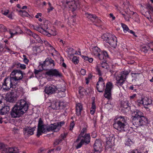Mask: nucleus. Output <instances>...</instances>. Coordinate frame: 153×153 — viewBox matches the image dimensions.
Returning <instances> with one entry per match:
<instances>
[{"label":"nucleus","mask_w":153,"mask_h":153,"mask_svg":"<svg viewBox=\"0 0 153 153\" xmlns=\"http://www.w3.org/2000/svg\"><path fill=\"white\" fill-rule=\"evenodd\" d=\"M28 105L24 100H19L15 105L11 111L10 115L12 117H19L25 113L27 111Z\"/></svg>","instance_id":"obj_1"},{"label":"nucleus","mask_w":153,"mask_h":153,"mask_svg":"<svg viewBox=\"0 0 153 153\" xmlns=\"http://www.w3.org/2000/svg\"><path fill=\"white\" fill-rule=\"evenodd\" d=\"M132 123L136 127L144 125L147 122V118L143 116V113L139 110H136L132 113Z\"/></svg>","instance_id":"obj_2"},{"label":"nucleus","mask_w":153,"mask_h":153,"mask_svg":"<svg viewBox=\"0 0 153 153\" xmlns=\"http://www.w3.org/2000/svg\"><path fill=\"white\" fill-rule=\"evenodd\" d=\"M127 119L125 117L120 116L113 124L114 128L120 131H127L128 128Z\"/></svg>","instance_id":"obj_3"},{"label":"nucleus","mask_w":153,"mask_h":153,"mask_svg":"<svg viewBox=\"0 0 153 153\" xmlns=\"http://www.w3.org/2000/svg\"><path fill=\"white\" fill-rule=\"evenodd\" d=\"M58 124H51L48 127L43 124V122L40 118L38 126L37 136L39 137L42 133H45L47 131L54 130L57 127Z\"/></svg>","instance_id":"obj_4"},{"label":"nucleus","mask_w":153,"mask_h":153,"mask_svg":"<svg viewBox=\"0 0 153 153\" xmlns=\"http://www.w3.org/2000/svg\"><path fill=\"white\" fill-rule=\"evenodd\" d=\"M102 38L111 47L115 48L117 45V38L114 35L109 33H106L102 36Z\"/></svg>","instance_id":"obj_5"},{"label":"nucleus","mask_w":153,"mask_h":153,"mask_svg":"<svg viewBox=\"0 0 153 153\" xmlns=\"http://www.w3.org/2000/svg\"><path fill=\"white\" fill-rule=\"evenodd\" d=\"M17 84V82H16L10 76V77H8L4 79L2 84V88L4 90L8 91L11 88H15Z\"/></svg>","instance_id":"obj_6"},{"label":"nucleus","mask_w":153,"mask_h":153,"mask_svg":"<svg viewBox=\"0 0 153 153\" xmlns=\"http://www.w3.org/2000/svg\"><path fill=\"white\" fill-rule=\"evenodd\" d=\"M129 74L128 71H123L121 73L120 76H116L117 80L116 83L118 85L122 86L124 82L126 81L127 76Z\"/></svg>","instance_id":"obj_7"},{"label":"nucleus","mask_w":153,"mask_h":153,"mask_svg":"<svg viewBox=\"0 0 153 153\" xmlns=\"http://www.w3.org/2000/svg\"><path fill=\"white\" fill-rule=\"evenodd\" d=\"M25 74L21 71L16 70L13 71L10 74L11 77L16 82L17 81L21 80L23 78V75Z\"/></svg>","instance_id":"obj_8"},{"label":"nucleus","mask_w":153,"mask_h":153,"mask_svg":"<svg viewBox=\"0 0 153 153\" xmlns=\"http://www.w3.org/2000/svg\"><path fill=\"white\" fill-rule=\"evenodd\" d=\"M68 5L72 11L75 10L77 8L79 4L78 0H71L66 2L65 4L63 6L65 7Z\"/></svg>","instance_id":"obj_9"},{"label":"nucleus","mask_w":153,"mask_h":153,"mask_svg":"<svg viewBox=\"0 0 153 153\" xmlns=\"http://www.w3.org/2000/svg\"><path fill=\"white\" fill-rule=\"evenodd\" d=\"M113 88L112 83L111 82H108L107 83L106 86V88L105 90L104 96L105 97L110 99L111 97V90Z\"/></svg>","instance_id":"obj_10"},{"label":"nucleus","mask_w":153,"mask_h":153,"mask_svg":"<svg viewBox=\"0 0 153 153\" xmlns=\"http://www.w3.org/2000/svg\"><path fill=\"white\" fill-rule=\"evenodd\" d=\"M85 15L86 17L92 23L100 24L101 22V20L95 15L88 13H85Z\"/></svg>","instance_id":"obj_11"},{"label":"nucleus","mask_w":153,"mask_h":153,"mask_svg":"<svg viewBox=\"0 0 153 153\" xmlns=\"http://www.w3.org/2000/svg\"><path fill=\"white\" fill-rule=\"evenodd\" d=\"M102 148L101 141L99 140H96L94 145L95 151L92 152L91 153H100V152L102 151Z\"/></svg>","instance_id":"obj_12"},{"label":"nucleus","mask_w":153,"mask_h":153,"mask_svg":"<svg viewBox=\"0 0 153 153\" xmlns=\"http://www.w3.org/2000/svg\"><path fill=\"white\" fill-rule=\"evenodd\" d=\"M105 84L103 79L102 77H100L97 84V88L99 92H102L105 89Z\"/></svg>","instance_id":"obj_13"},{"label":"nucleus","mask_w":153,"mask_h":153,"mask_svg":"<svg viewBox=\"0 0 153 153\" xmlns=\"http://www.w3.org/2000/svg\"><path fill=\"white\" fill-rule=\"evenodd\" d=\"M45 74L50 76H55L56 77H60L61 73L56 69H51L47 71Z\"/></svg>","instance_id":"obj_14"},{"label":"nucleus","mask_w":153,"mask_h":153,"mask_svg":"<svg viewBox=\"0 0 153 153\" xmlns=\"http://www.w3.org/2000/svg\"><path fill=\"white\" fill-rule=\"evenodd\" d=\"M137 102L140 104H142L145 108L148 110L149 108L147 106L151 104V102L148 97H145L142 98L141 100H138Z\"/></svg>","instance_id":"obj_15"},{"label":"nucleus","mask_w":153,"mask_h":153,"mask_svg":"<svg viewBox=\"0 0 153 153\" xmlns=\"http://www.w3.org/2000/svg\"><path fill=\"white\" fill-rule=\"evenodd\" d=\"M40 27L41 33L45 35H47L48 33H51L50 32L51 30H48V27L47 22H45L43 24L42 23L40 25Z\"/></svg>","instance_id":"obj_16"},{"label":"nucleus","mask_w":153,"mask_h":153,"mask_svg":"<svg viewBox=\"0 0 153 153\" xmlns=\"http://www.w3.org/2000/svg\"><path fill=\"white\" fill-rule=\"evenodd\" d=\"M56 88V91H58L57 92H58L59 93H62V97L65 96V91H66V89L65 83H62L59 85Z\"/></svg>","instance_id":"obj_17"},{"label":"nucleus","mask_w":153,"mask_h":153,"mask_svg":"<svg viewBox=\"0 0 153 153\" xmlns=\"http://www.w3.org/2000/svg\"><path fill=\"white\" fill-rule=\"evenodd\" d=\"M56 87L53 85L52 86H49L45 88V91L48 94H51L54 93L56 91Z\"/></svg>","instance_id":"obj_18"},{"label":"nucleus","mask_w":153,"mask_h":153,"mask_svg":"<svg viewBox=\"0 0 153 153\" xmlns=\"http://www.w3.org/2000/svg\"><path fill=\"white\" fill-rule=\"evenodd\" d=\"M24 133L25 135L30 136L33 134L35 128L34 127L31 128L30 127H28L24 128Z\"/></svg>","instance_id":"obj_19"},{"label":"nucleus","mask_w":153,"mask_h":153,"mask_svg":"<svg viewBox=\"0 0 153 153\" xmlns=\"http://www.w3.org/2000/svg\"><path fill=\"white\" fill-rule=\"evenodd\" d=\"M1 153H19L17 148H4Z\"/></svg>","instance_id":"obj_20"},{"label":"nucleus","mask_w":153,"mask_h":153,"mask_svg":"<svg viewBox=\"0 0 153 153\" xmlns=\"http://www.w3.org/2000/svg\"><path fill=\"white\" fill-rule=\"evenodd\" d=\"M49 65L53 64V66L54 67L55 66L54 63V61L52 60L51 58H46L44 62L42 64H41L42 67L45 66L46 65Z\"/></svg>","instance_id":"obj_21"},{"label":"nucleus","mask_w":153,"mask_h":153,"mask_svg":"<svg viewBox=\"0 0 153 153\" xmlns=\"http://www.w3.org/2000/svg\"><path fill=\"white\" fill-rule=\"evenodd\" d=\"M98 57L100 60H103L104 61H105L108 57V55L106 52L102 51L100 52Z\"/></svg>","instance_id":"obj_22"},{"label":"nucleus","mask_w":153,"mask_h":153,"mask_svg":"<svg viewBox=\"0 0 153 153\" xmlns=\"http://www.w3.org/2000/svg\"><path fill=\"white\" fill-rule=\"evenodd\" d=\"M2 108L0 109V114L1 115L6 114L10 110V108L8 106H2Z\"/></svg>","instance_id":"obj_23"},{"label":"nucleus","mask_w":153,"mask_h":153,"mask_svg":"<svg viewBox=\"0 0 153 153\" xmlns=\"http://www.w3.org/2000/svg\"><path fill=\"white\" fill-rule=\"evenodd\" d=\"M92 53L95 56H98L100 53V50L97 47H95L92 49Z\"/></svg>","instance_id":"obj_24"},{"label":"nucleus","mask_w":153,"mask_h":153,"mask_svg":"<svg viewBox=\"0 0 153 153\" xmlns=\"http://www.w3.org/2000/svg\"><path fill=\"white\" fill-rule=\"evenodd\" d=\"M82 109V105L80 103L77 104L76 106V112L78 116L80 115L81 111Z\"/></svg>","instance_id":"obj_25"},{"label":"nucleus","mask_w":153,"mask_h":153,"mask_svg":"<svg viewBox=\"0 0 153 153\" xmlns=\"http://www.w3.org/2000/svg\"><path fill=\"white\" fill-rule=\"evenodd\" d=\"M87 131V129L85 128H83L81 131V133L79 135L77 139L76 140L75 143H76L78 141H79L81 138L84 137V134L86 133Z\"/></svg>","instance_id":"obj_26"},{"label":"nucleus","mask_w":153,"mask_h":153,"mask_svg":"<svg viewBox=\"0 0 153 153\" xmlns=\"http://www.w3.org/2000/svg\"><path fill=\"white\" fill-rule=\"evenodd\" d=\"M18 32H16L15 33H13L10 30L7 31L5 32L4 33V36L7 38L9 39L15 35L17 34Z\"/></svg>","instance_id":"obj_27"},{"label":"nucleus","mask_w":153,"mask_h":153,"mask_svg":"<svg viewBox=\"0 0 153 153\" xmlns=\"http://www.w3.org/2000/svg\"><path fill=\"white\" fill-rule=\"evenodd\" d=\"M132 76L133 77L135 80L139 79L142 76V74L140 73H131Z\"/></svg>","instance_id":"obj_28"},{"label":"nucleus","mask_w":153,"mask_h":153,"mask_svg":"<svg viewBox=\"0 0 153 153\" xmlns=\"http://www.w3.org/2000/svg\"><path fill=\"white\" fill-rule=\"evenodd\" d=\"M60 103L58 102H53L51 105V107L54 109H58L59 108Z\"/></svg>","instance_id":"obj_29"},{"label":"nucleus","mask_w":153,"mask_h":153,"mask_svg":"<svg viewBox=\"0 0 153 153\" xmlns=\"http://www.w3.org/2000/svg\"><path fill=\"white\" fill-rule=\"evenodd\" d=\"M84 138V142L88 144L90 142V136L89 134H87L85 135L84 136V137H82V139Z\"/></svg>","instance_id":"obj_30"},{"label":"nucleus","mask_w":153,"mask_h":153,"mask_svg":"<svg viewBox=\"0 0 153 153\" xmlns=\"http://www.w3.org/2000/svg\"><path fill=\"white\" fill-rule=\"evenodd\" d=\"M80 140H81L80 142L79 143H77L79 141L76 143H75L76 141L75 142V143L76 144V149H78L81 147L84 143V139L81 138V139H80Z\"/></svg>","instance_id":"obj_31"},{"label":"nucleus","mask_w":153,"mask_h":153,"mask_svg":"<svg viewBox=\"0 0 153 153\" xmlns=\"http://www.w3.org/2000/svg\"><path fill=\"white\" fill-rule=\"evenodd\" d=\"M54 124H58L56 128H55V129L54 130L55 131H55L57 132V131H58L59 130L60 128L61 127V126H62V125H63V124H64V122H61L58 123H54Z\"/></svg>","instance_id":"obj_32"},{"label":"nucleus","mask_w":153,"mask_h":153,"mask_svg":"<svg viewBox=\"0 0 153 153\" xmlns=\"http://www.w3.org/2000/svg\"><path fill=\"white\" fill-rule=\"evenodd\" d=\"M121 25L123 29V30L124 32H126L127 31L129 32L130 30H131L129 29L128 27L126 25L122 23L121 24Z\"/></svg>","instance_id":"obj_33"},{"label":"nucleus","mask_w":153,"mask_h":153,"mask_svg":"<svg viewBox=\"0 0 153 153\" xmlns=\"http://www.w3.org/2000/svg\"><path fill=\"white\" fill-rule=\"evenodd\" d=\"M12 93L10 92H9L7 94L6 96L8 98V99L10 102H12L13 101V96H12L11 94Z\"/></svg>","instance_id":"obj_34"},{"label":"nucleus","mask_w":153,"mask_h":153,"mask_svg":"<svg viewBox=\"0 0 153 153\" xmlns=\"http://www.w3.org/2000/svg\"><path fill=\"white\" fill-rule=\"evenodd\" d=\"M27 33L30 36H32L35 39L36 38L37 36H38L37 34L32 32L30 30H28Z\"/></svg>","instance_id":"obj_35"},{"label":"nucleus","mask_w":153,"mask_h":153,"mask_svg":"<svg viewBox=\"0 0 153 153\" xmlns=\"http://www.w3.org/2000/svg\"><path fill=\"white\" fill-rule=\"evenodd\" d=\"M82 57L83 59L85 60V61H88L90 63L92 62L93 60V59L92 58H89L88 56H82Z\"/></svg>","instance_id":"obj_36"},{"label":"nucleus","mask_w":153,"mask_h":153,"mask_svg":"<svg viewBox=\"0 0 153 153\" xmlns=\"http://www.w3.org/2000/svg\"><path fill=\"white\" fill-rule=\"evenodd\" d=\"M79 93L80 94L82 95H84L86 94V91L84 88L81 87H79Z\"/></svg>","instance_id":"obj_37"},{"label":"nucleus","mask_w":153,"mask_h":153,"mask_svg":"<svg viewBox=\"0 0 153 153\" xmlns=\"http://www.w3.org/2000/svg\"><path fill=\"white\" fill-rule=\"evenodd\" d=\"M112 146V144L111 142V140H109L106 142V147L107 148H111Z\"/></svg>","instance_id":"obj_38"},{"label":"nucleus","mask_w":153,"mask_h":153,"mask_svg":"<svg viewBox=\"0 0 153 153\" xmlns=\"http://www.w3.org/2000/svg\"><path fill=\"white\" fill-rule=\"evenodd\" d=\"M18 67L22 69H25L26 68V65L23 64L19 63L17 64Z\"/></svg>","instance_id":"obj_39"},{"label":"nucleus","mask_w":153,"mask_h":153,"mask_svg":"<svg viewBox=\"0 0 153 153\" xmlns=\"http://www.w3.org/2000/svg\"><path fill=\"white\" fill-rule=\"evenodd\" d=\"M62 140V139L60 138L56 140L54 143V145H57L60 143Z\"/></svg>","instance_id":"obj_40"},{"label":"nucleus","mask_w":153,"mask_h":153,"mask_svg":"<svg viewBox=\"0 0 153 153\" xmlns=\"http://www.w3.org/2000/svg\"><path fill=\"white\" fill-rule=\"evenodd\" d=\"M48 30H51L50 31V33H48L47 35H46L48 36H50L51 35H53V36H55L56 35V33L54 31H53V32H51V31H52V30L51 29H48Z\"/></svg>","instance_id":"obj_41"},{"label":"nucleus","mask_w":153,"mask_h":153,"mask_svg":"<svg viewBox=\"0 0 153 153\" xmlns=\"http://www.w3.org/2000/svg\"><path fill=\"white\" fill-rule=\"evenodd\" d=\"M123 105L124 108H127L128 106V103L127 101L124 102L123 103Z\"/></svg>","instance_id":"obj_42"},{"label":"nucleus","mask_w":153,"mask_h":153,"mask_svg":"<svg viewBox=\"0 0 153 153\" xmlns=\"http://www.w3.org/2000/svg\"><path fill=\"white\" fill-rule=\"evenodd\" d=\"M72 61L75 64H77L79 62V60L76 56L73 57L72 58Z\"/></svg>","instance_id":"obj_43"},{"label":"nucleus","mask_w":153,"mask_h":153,"mask_svg":"<svg viewBox=\"0 0 153 153\" xmlns=\"http://www.w3.org/2000/svg\"><path fill=\"white\" fill-rule=\"evenodd\" d=\"M23 56L24 57L23 61L26 64H28L29 60L26 57V56L25 55H23Z\"/></svg>","instance_id":"obj_44"},{"label":"nucleus","mask_w":153,"mask_h":153,"mask_svg":"<svg viewBox=\"0 0 153 153\" xmlns=\"http://www.w3.org/2000/svg\"><path fill=\"white\" fill-rule=\"evenodd\" d=\"M133 142L130 139H128V140L126 142L125 144L128 146H130L131 144H132Z\"/></svg>","instance_id":"obj_45"},{"label":"nucleus","mask_w":153,"mask_h":153,"mask_svg":"<svg viewBox=\"0 0 153 153\" xmlns=\"http://www.w3.org/2000/svg\"><path fill=\"white\" fill-rule=\"evenodd\" d=\"M36 41L39 43H42L43 42V41L40 38V37L39 36H38L36 38Z\"/></svg>","instance_id":"obj_46"},{"label":"nucleus","mask_w":153,"mask_h":153,"mask_svg":"<svg viewBox=\"0 0 153 153\" xmlns=\"http://www.w3.org/2000/svg\"><path fill=\"white\" fill-rule=\"evenodd\" d=\"M0 29L3 30L4 31H6L7 30L6 27L2 25H0Z\"/></svg>","instance_id":"obj_47"},{"label":"nucleus","mask_w":153,"mask_h":153,"mask_svg":"<svg viewBox=\"0 0 153 153\" xmlns=\"http://www.w3.org/2000/svg\"><path fill=\"white\" fill-rule=\"evenodd\" d=\"M96 70L98 74L99 75V76H101L102 75V74L101 73V72L99 68L97 66L96 68Z\"/></svg>","instance_id":"obj_48"},{"label":"nucleus","mask_w":153,"mask_h":153,"mask_svg":"<svg viewBox=\"0 0 153 153\" xmlns=\"http://www.w3.org/2000/svg\"><path fill=\"white\" fill-rule=\"evenodd\" d=\"M34 29L41 33L40 26H35L34 27Z\"/></svg>","instance_id":"obj_49"},{"label":"nucleus","mask_w":153,"mask_h":153,"mask_svg":"<svg viewBox=\"0 0 153 153\" xmlns=\"http://www.w3.org/2000/svg\"><path fill=\"white\" fill-rule=\"evenodd\" d=\"M75 124L74 123V122H72L70 124V130H71L73 129L74 126Z\"/></svg>","instance_id":"obj_50"},{"label":"nucleus","mask_w":153,"mask_h":153,"mask_svg":"<svg viewBox=\"0 0 153 153\" xmlns=\"http://www.w3.org/2000/svg\"><path fill=\"white\" fill-rule=\"evenodd\" d=\"M96 108V107L95 106V105L94 104V102L93 101L91 104V109H94L95 110Z\"/></svg>","instance_id":"obj_51"},{"label":"nucleus","mask_w":153,"mask_h":153,"mask_svg":"<svg viewBox=\"0 0 153 153\" xmlns=\"http://www.w3.org/2000/svg\"><path fill=\"white\" fill-rule=\"evenodd\" d=\"M2 13L4 15H7L8 14L9 10H3L2 11Z\"/></svg>","instance_id":"obj_52"},{"label":"nucleus","mask_w":153,"mask_h":153,"mask_svg":"<svg viewBox=\"0 0 153 153\" xmlns=\"http://www.w3.org/2000/svg\"><path fill=\"white\" fill-rule=\"evenodd\" d=\"M20 12H22V13L23 14L22 15L23 16H27V15H28V14L25 11H22V10H21L19 11Z\"/></svg>","instance_id":"obj_53"},{"label":"nucleus","mask_w":153,"mask_h":153,"mask_svg":"<svg viewBox=\"0 0 153 153\" xmlns=\"http://www.w3.org/2000/svg\"><path fill=\"white\" fill-rule=\"evenodd\" d=\"M80 74L83 75H85L86 71L84 69H82L80 71Z\"/></svg>","instance_id":"obj_54"},{"label":"nucleus","mask_w":153,"mask_h":153,"mask_svg":"<svg viewBox=\"0 0 153 153\" xmlns=\"http://www.w3.org/2000/svg\"><path fill=\"white\" fill-rule=\"evenodd\" d=\"M44 43L47 46H49L50 47H52V46L46 41L44 40Z\"/></svg>","instance_id":"obj_55"},{"label":"nucleus","mask_w":153,"mask_h":153,"mask_svg":"<svg viewBox=\"0 0 153 153\" xmlns=\"http://www.w3.org/2000/svg\"><path fill=\"white\" fill-rule=\"evenodd\" d=\"M41 71V70H37L35 69L34 70V73L36 75L38 74Z\"/></svg>","instance_id":"obj_56"},{"label":"nucleus","mask_w":153,"mask_h":153,"mask_svg":"<svg viewBox=\"0 0 153 153\" xmlns=\"http://www.w3.org/2000/svg\"><path fill=\"white\" fill-rule=\"evenodd\" d=\"M105 63H104L103 64H102L101 67L102 68H107V65Z\"/></svg>","instance_id":"obj_57"},{"label":"nucleus","mask_w":153,"mask_h":153,"mask_svg":"<svg viewBox=\"0 0 153 153\" xmlns=\"http://www.w3.org/2000/svg\"><path fill=\"white\" fill-rule=\"evenodd\" d=\"M53 7H52L51 6H50L49 8L48 9V12H49L53 10Z\"/></svg>","instance_id":"obj_58"},{"label":"nucleus","mask_w":153,"mask_h":153,"mask_svg":"<svg viewBox=\"0 0 153 153\" xmlns=\"http://www.w3.org/2000/svg\"><path fill=\"white\" fill-rule=\"evenodd\" d=\"M42 16V14L41 13H37V15L35 17L36 18H39V16Z\"/></svg>","instance_id":"obj_59"},{"label":"nucleus","mask_w":153,"mask_h":153,"mask_svg":"<svg viewBox=\"0 0 153 153\" xmlns=\"http://www.w3.org/2000/svg\"><path fill=\"white\" fill-rule=\"evenodd\" d=\"M129 17L128 16V15L127 14V16H125L124 18L126 21H129Z\"/></svg>","instance_id":"obj_60"},{"label":"nucleus","mask_w":153,"mask_h":153,"mask_svg":"<svg viewBox=\"0 0 153 153\" xmlns=\"http://www.w3.org/2000/svg\"><path fill=\"white\" fill-rule=\"evenodd\" d=\"M66 137V135L65 134H61V139H62V140L64 139L65 137Z\"/></svg>","instance_id":"obj_61"},{"label":"nucleus","mask_w":153,"mask_h":153,"mask_svg":"<svg viewBox=\"0 0 153 153\" xmlns=\"http://www.w3.org/2000/svg\"><path fill=\"white\" fill-rule=\"evenodd\" d=\"M109 15H110V17H111L112 18V20H114L115 19V18L113 14L110 13Z\"/></svg>","instance_id":"obj_62"},{"label":"nucleus","mask_w":153,"mask_h":153,"mask_svg":"<svg viewBox=\"0 0 153 153\" xmlns=\"http://www.w3.org/2000/svg\"><path fill=\"white\" fill-rule=\"evenodd\" d=\"M95 111V110L91 109L90 112L91 114H93Z\"/></svg>","instance_id":"obj_63"},{"label":"nucleus","mask_w":153,"mask_h":153,"mask_svg":"<svg viewBox=\"0 0 153 153\" xmlns=\"http://www.w3.org/2000/svg\"><path fill=\"white\" fill-rule=\"evenodd\" d=\"M130 153H138V152L137 150L135 149L132 151Z\"/></svg>","instance_id":"obj_64"}]
</instances>
